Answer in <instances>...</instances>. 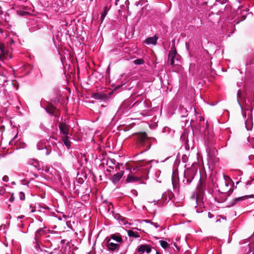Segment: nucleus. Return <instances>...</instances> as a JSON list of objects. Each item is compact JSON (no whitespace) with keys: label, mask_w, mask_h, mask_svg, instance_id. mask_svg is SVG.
<instances>
[{"label":"nucleus","mask_w":254,"mask_h":254,"mask_svg":"<svg viewBox=\"0 0 254 254\" xmlns=\"http://www.w3.org/2000/svg\"><path fill=\"white\" fill-rule=\"evenodd\" d=\"M151 251L152 249L150 246L141 245L138 248L137 254H149Z\"/></svg>","instance_id":"obj_1"},{"label":"nucleus","mask_w":254,"mask_h":254,"mask_svg":"<svg viewBox=\"0 0 254 254\" xmlns=\"http://www.w3.org/2000/svg\"><path fill=\"white\" fill-rule=\"evenodd\" d=\"M46 141L45 140H40L37 144V147L38 150H44L45 154L48 155L51 152V150H49L46 145Z\"/></svg>","instance_id":"obj_2"},{"label":"nucleus","mask_w":254,"mask_h":254,"mask_svg":"<svg viewBox=\"0 0 254 254\" xmlns=\"http://www.w3.org/2000/svg\"><path fill=\"white\" fill-rule=\"evenodd\" d=\"M106 246L107 250L109 251H118L120 248V245L114 243L111 239L107 241Z\"/></svg>","instance_id":"obj_3"},{"label":"nucleus","mask_w":254,"mask_h":254,"mask_svg":"<svg viewBox=\"0 0 254 254\" xmlns=\"http://www.w3.org/2000/svg\"><path fill=\"white\" fill-rule=\"evenodd\" d=\"M177 51L175 47L171 48V51L169 54L168 58L170 59V64L173 65L175 63V59H177Z\"/></svg>","instance_id":"obj_4"},{"label":"nucleus","mask_w":254,"mask_h":254,"mask_svg":"<svg viewBox=\"0 0 254 254\" xmlns=\"http://www.w3.org/2000/svg\"><path fill=\"white\" fill-rule=\"evenodd\" d=\"M124 173L125 172L124 171H121L120 172L114 174L111 179L112 182L115 184L118 183L123 176Z\"/></svg>","instance_id":"obj_5"},{"label":"nucleus","mask_w":254,"mask_h":254,"mask_svg":"<svg viewBox=\"0 0 254 254\" xmlns=\"http://www.w3.org/2000/svg\"><path fill=\"white\" fill-rule=\"evenodd\" d=\"M59 128L61 133H63L64 136L68 135V126L65 123H60L59 124Z\"/></svg>","instance_id":"obj_6"},{"label":"nucleus","mask_w":254,"mask_h":254,"mask_svg":"<svg viewBox=\"0 0 254 254\" xmlns=\"http://www.w3.org/2000/svg\"><path fill=\"white\" fill-rule=\"evenodd\" d=\"M158 40V37L156 36L148 37L145 39V43L147 45H155L157 43V41Z\"/></svg>","instance_id":"obj_7"},{"label":"nucleus","mask_w":254,"mask_h":254,"mask_svg":"<svg viewBox=\"0 0 254 254\" xmlns=\"http://www.w3.org/2000/svg\"><path fill=\"white\" fill-rule=\"evenodd\" d=\"M92 97L97 100H103L106 98H107V96L106 94L103 93V92H98L94 93Z\"/></svg>","instance_id":"obj_8"},{"label":"nucleus","mask_w":254,"mask_h":254,"mask_svg":"<svg viewBox=\"0 0 254 254\" xmlns=\"http://www.w3.org/2000/svg\"><path fill=\"white\" fill-rule=\"evenodd\" d=\"M0 50L1 54H0V60L2 61L3 59L7 58V53L5 51L3 45L0 44Z\"/></svg>","instance_id":"obj_9"},{"label":"nucleus","mask_w":254,"mask_h":254,"mask_svg":"<svg viewBox=\"0 0 254 254\" xmlns=\"http://www.w3.org/2000/svg\"><path fill=\"white\" fill-rule=\"evenodd\" d=\"M112 240H114L117 242L121 243L122 242V238L119 234H113L111 236Z\"/></svg>","instance_id":"obj_10"},{"label":"nucleus","mask_w":254,"mask_h":254,"mask_svg":"<svg viewBox=\"0 0 254 254\" xmlns=\"http://www.w3.org/2000/svg\"><path fill=\"white\" fill-rule=\"evenodd\" d=\"M63 142L66 147L69 149L71 146V142L68 140V136H64V138H63Z\"/></svg>","instance_id":"obj_11"},{"label":"nucleus","mask_w":254,"mask_h":254,"mask_svg":"<svg viewBox=\"0 0 254 254\" xmlns=\"http://www.w3.org/2000/svg\"><path fill=\"white\" fill-rule=\"evenodd\" d=\"M29 164L34 166L38 169H40L39 161L35 159H32L29 162Z\"/></svg>","instance_id":"obj_12"},{"label":"nucleus","mask_w":254,"mask_h":254,"mask_svg":"<svg viewBox=\"0 0 254 254\" xmlns=\"http://www.w3.org/2000/svg\"><path fill=\"white\" fill-rule=\"evenodd\" d=\"M46 234V231L42 228L39 229L35 233V236L37 238Z\"/></svg>","instance_id":"obj_13"},{"label":"nucleus","mask_w":254,"mask_h":254,"mask_svg":"<svg viewBox=\"0 0 254 254\" xmlns=\"http://www.w3.org/2000/svg\"><path fill=\"white\" fill-rule=\"evenodd\" d=\"M138 180V179L137 178H136L132 175H128L127 179V183H130V182H136Z\"/></svg>","instance_id":"obj_14"},{"label":"nucleus","mask_w":254,"mask_h":254,"mask_svg":"<svg viewBox=\"0 0 254 254\" xmlns=\"http://www.w3.org/2000/svg\"><path fill=\"white\" fill-rule=\"evenodd\" d=\"M147 138V134L145 132H142L139 134V138L140 141L143 142Z\"/></svg>","instance_id":"obj_15"},{"label":"nucleus","mask_w":254,"mask_h":254,"mask_svg":"<svg viewBox=\"0 0 254 254\" xmlns=\"http://www.w3.org/2000/svg\"><path fill=\"white\" fill-rule=\"evenodd\" d=\"M107 13H108V9H107V7H105L104 8V11H103V12L102 13V15H101V20L102 21V22L103 21L105 17H106V16L107 15Z\"/></svg>","instance_id":"obj_16"},{"label":"nucleus","mask_w":254,"mask_h":254,"mask_svg":"<svg viewBox=\"0 0 254 254\" xmlns=\"http://www.w3.org/2000/svg\"><path fill=\"white\" fill-rule=\"evenodd\" d=\"M161 247L164 249H167L169 247L168 243L165 241L161 240L159 241Z\"/></svg>","instance_id":"obj_17"},{"label":"nucleus","mask_w":254,"mask_h":254,"mask_svg":"<svg viewBox=\"0 0 254 254\" xmlns=\"http://www.w3.org/2000/svg\"><path fill=\"white\" fill-rule=\"evenodd\" d=\"M144 63L143 59H138L133 61V63L136 65H140L143 64Z\"/></svg>","instance_id":"obj_18"},{"label":"nucleus","mask_w":254,"mask_h":254,"mask_svg":"<svg viewBox=\"0 0 254 254\" xmlns=\"http://www.w3.org/2000/svg\"><path fill=\"white\" fill-rule=\"evenodd\" d=\"M247 198H248V195H244V196H241V197H237V198H236L234 200H235V202H238V201L244 200L246 199Z\"/></svg>","instance_id":"obj_19"},{"label":"nucleus","mask_w":254,"mask_h":254,"mask_svg":"<svg viewBox=\"0 0 254 254\" xmlns=\"http://www.w3.org/2000/svg\"><path fill=\"white\" fill-rule=\"evenodd\" d=\"M224 178L225 179V184L227 187H228V184H229V182H231V180L229 177L226 178L225 176H224Z\"/></svg>","instance_id":"obj_20"},{"label":"nucleus","mask_w":254,"mask_h":254,"mask_svg":"<svg viewBox=\"0 0 254 254\" xmlns=\"http://www.w3.org/2000/svg\"><path fill=\"white\" fill-rule=\"evenodd\" d=\"M19 197L21 200L25 199V194L23 192H20L19 193Z\"/></svg>","instance_id":"obj_21"},{"label":"nucleus","mask_w":254,"mask_h":254,"mask_svg":"<svg viewBox=\"0 0 254 254\" xmlns=\"http://www.w3.org/2000/svg\"><path fill=\"white\" fill-rule=\"evenodd\" d=\"M2 180L3 182H7L8 181L9 178L7 176H4L3 177Z\"/></svg>","instance_id":"obj_22"},{"label":"nucleus","mask_w":254,"mask_h":254,"mask_svg":"<svg viewBox=\"0 0 254 254\" xmlns=\"http://www.w3.org/2000/svg\"><path fill=\"white\" fill-rule=\"evenodd\" d=\"M14 200V197L13 196V194H12L11 196L9 198V201L10 202H13Z\"/></svg>","instance_id":"obj_23"},{"label":"nucleus","mask_w":254,"mask_h":254,"mask_svg":"<svg viewBox=\"0 0 254 254\" xmlns=\"http://www.w3.org/2000/svg\"><path fill=\"white\" fill-rule=\"evenodd\" d=\"M151 224L155 228H158L159 227V225L157 223L151 222Z\"/></svg>","instance_id":"obj_24"},{"label":"nucleus","mask_w":254,"mask_h":254,"mask_svg":"<svg viewBox=\"0 0 254 254\" xmlns=\"http://www.w3.org/2000/svg\"><path fill=\"white\" fill-rule=\"evenodd\" d=\"M216 1L219 2L221 3H225L226 2V0H216Z\"/></svg>","instance_id":"obj_25"},{"label":"nucleus","mask_w":254,"mask_h":254,"mask_svg":"<svg viewBox=\"0 0 254 254\" xmlns=\"http://www.w3.org/2000/svg\"><path fill=\"white\" fill-rule=\"evenodd\" d=\"M4 192V190L2 189V188H0V194H3Z\"/></svg>","instance_id":"obj_26"},{"label":"nucleus","mask_w":254,"mask_h":254,"mask_svg":"<svg viewBox=\"0 0 254 254\" xmlns=\"http://www.w3.org/2000/svg\"><path fill=\"white\" fill-rule=\"evenodd\" d=\"M23 217V215H21V216H19V217H18V218H20V219H21V218H22Z\"/></svg>","instance_id":"obj_27"},{"label":"nucleus","mask_w":254,"mask_h":254,"mask_svg":"<svg viewBox=\"0 0 254 254\" xmlns=\"http://www.w3.org/2000/svg\"><path fill=\"white\" fill-rule=\"evenodd\" d=\"M11 58V56H9V59H10Z\"/></svg>","instance_id":"obj_28"},{"label":"nucleus","mask_w":254,"mask_h":254,"mask_svg":"<svg viewBox=\"0 0 254 254\" xmlns=\"http://www.w3.org/2000/svg\"><path fill=\"white\" fill-rule=\"evenodd\" d=\"M156 254H158V253H156Z\"/></svg>","instance_id":"obj_29"}]
</instances>
